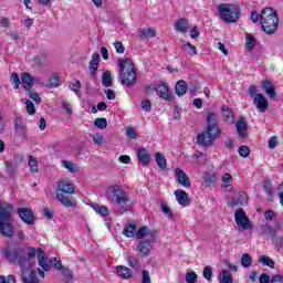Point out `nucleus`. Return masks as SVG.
I'll use <instances>...</instances> for the list:
<instances>
[{"mask_svg":"<svg viewBox=\"0 0 283 283\" xmlns=\"http://www.w3.org/2000/svg\"><path fill=\"white\" fill-rule=\"evenodd\" d=\"M253 105L256 107V109H259L261 114H264V112L269 109V101L264 95H262V93H258L254 96Z\"/></svg>","mask_w":283,"mask_h":283,"instance_id":"nucleus-12","label":"nucleus"},{"mask_svg":"<svg viewBox=\"0 0 283 283\" xmlns=\"http://www.w3.org/2000/svg\"><path fill=\"white\" fill-rule=\"evenodd\" d=\"M219 283H233V276L230 271L222 270L218 276Z\"/></svg>","mask_w":283,"mask_h":283,"instance_id":"nucleus-32","label":"nucleus"},{"mask_svg":"<svg viewBox=\"0 0 283 283\" xmlns=\"http://www.w3.org/2000/svg\"><path fill=\"white\" fill-rule=\"evenodd\" d=\"M0 283H17V280L14 279V275H12V274L8 275V277L1 275Z\"/></svg>","mask_w":283,"mask_h":283,"instance_id":"nucleus-58","label":"nucleus"},{"mask_svg":"<svg viewBox=\"0 0 283 283\" xmlns=\"http://www.w3.org/2000/svg\"><path fill=\"white\" fill-rule=\"evenodd\" d=\"M249 203V195H247V192L241 191L239 192V197L238 198H231V200L229 201V207H244L245 205Z\"/></svg>","mask_w":283,"mask_h":283,"instance_id":"nucleus-15","label":"nucleus"},{"mask_svg":"<svg viewBox=\"0 0 283 283\" xmlns=\"http://www.w3.org/2000/svg\"><path fill=\"white\" fill-rule=\"evenodd\" d=\"M245 39H247L245 50H248V52H251V50L255 48V38H253L251 33H247Z\"/></svg>","mask_w":283,"mask_h":283,"instance_id":"nucleus-40","label":"nucleus"},{"mask_svg":"<svg viewBox=\"0 0 283 283\" xmlns=\"http://www.w3.org/2000/svg\"><path fill=\"white\" fill-rule=\"evenodd\" d=\"M184 50H186L189 56H196V54H198V49H196V45L191 44V42L184 44Z\"/></svg>","mask_w":283,"mask_h":283,"instance_id":"nucleus-43","label":"nucleus"},{"mask_svg":"<svg viewBox=\"0 0 283 283\" xmlns=\"http://www.w3.org/2000/svg\"><path fill=\"white\" fill-rule=\"evenodd\" d=\"M117 271V275H119V277H123L124 280H129V277H132V270L125 265H118L116 268Z\"/></svg>","mask_w":283,"mask_h":283,"instance_id":"nucleus-31","label":"nucleus"},{"mask_svg":"<svg viewBox=\"0 0 283 283\" xmlns=\"http://www.w3.org/2000/svg\"><path fill=\"white\" fill-rule=\"evenodd\" d=\"M93 142L95 143V145H101L103 143V135H101V133H95L92 135Z\"/></svg>","mask_w":283,"mask_h":283,"instance_id":"nucleus-60","label":"nucleus"},{"mask_svg":"<svg viewBox=\"0 0 283 283\" xmlns=\"http://www.w3.org/2000/svg\"><path fill=\"white\" fill-rule=\"evenodd\" d=\"M128 265L135 271H140V261L134 256L127 258Z\"/></svg>","mask_w":283,"mask_h":283,"instance_id":"nucleus-41","label":"nucleus"},{"mask_svg":"<svg viewBox=\"0 0 283 283\" xmlns=\"http://www.w3.org/2000/svg\"><path fill=\"white\" fill-rule=\"evenodd\" d=\"M155 92H157L159 98H163L164 101H171V98H174L171 91H169V85H167L165 82L158 84L155 87Z\"/></svg>","mask_w":283,"mask_h":283,"instance_id":"nucleus-11","label":"nucleus"},{"mask_svg":"<svg viewBox=\"0 0 283 283\" xmlns=\"http://www.w3.org/2000/svg\"><path fill=\"white\" fill-rule=\"evenodd\" d=\"M259 282L260 283H271V276H269V274H266V273H263L260 275Z\"/></svg>","mask_w":283,"mask_h":283,"instance_id":"nucleus-63","label":"nucleus"},{"mask_svg":"<svg viewBox=\"0 0 283 283\" xmlns=\"http://www.w3.org/2000/svg\"><path fill=\"white\" fill-rule=\"evenodd\" d=\"M98 63H101V54L95 52L90 61V72L93 76H96V72H98Z\"/></svg>","mask_w":283,"mask_h":283,"instance_id":"nucleus-21","label":"nucleus"},{"mask_svg":"<svg viewBox=\"0 0 283 283\" xmlns=\"http://www.w3.org/2000/svg\"><path fill=\"white\" fill-rule=\"evenodd\" d=\"M261 29L265 34H275L277 32V25L280 24V18L277 11L271 7H266L261 11L260 15Z\"/></svg>","mask_w":283,"mask_h":283,"instance_id":"nucleus-2","label":"nucleus"},{"mask_svg":"<svg viewBox=\"0 0 283 283\" xmlns=\"http://www.w3.org/2000/svg\"><path fill=\"white\" fill-rule=\"evenodd\" d=\"M28 273V276L22 277L24 283H39V277H36V273L34 271L29 270Z\"/></svg>","mask_w":283,"mask_h":283,"instance_id":"nucleus-38","label":"nucleus"},{"mask_svg":"<svg viewBox=\"0 0 283 283\" xmlns=\"http://www.w3.org/2000/svg\"><path fill=\"white\" fill-rule=\"evenodd\" d=\"M187 82L185 80H179L175 85V92L177 96H185L187 94Z\"/></svg>","mask_w":283,"mask_h":283,"instance_id":"nucleus-27","label":"nucleus"},{"mask_svg":"<svg viewBox=\"0 0 283 283\" xmlns=\"http://www.w3.org/2000/svg\"><path fill=\"white\" fill-rule=\"evenodd\" d=\"M161 211L168 218H174V213H171V209H169V206L166 202L161 203Z\"/></svg>","mask_w":283,"mask_h":283,"instance_id":"nucleus-56","label":"nucleus"},{"mask_svg":"<svg viewBox=\"0 0 283 283\" xmlns=\"http://www.w3.org/2000/svg\"><path fill=\"white\" fill-rule=\"evenodd\" d=\"M218 12L224 23H235L240 19V9L235 4H219Z\"/></svg>","mask_w":283,"mask_h":283,"instance_id":"nucleus-6","label":"nucleus"},{"mask_svg":"<svg viewBox=\"0 0 283 283\" xmlns=\"http://www.w3.org/2000/svg\"><path fill=\"white\" fill-rule=\"evenodd\" d=\"M11 83L15 90H19L21 86V80L19 78V73L13 72L11 73Z\"/></svg>","mask_w":283,"mask_h":283,"instance_id":"nucleus-47","label":"nucleus"},{"mask_svg":"<svg viewBox=\"0 0 283 283\" xmlns=\"http://www.w3.org/2000/svg\"><path fill=\"white\" fill-rule=\"evenodd\" d=\"M62 165H63V167H65V169L70 170L71 174H74V171H76V166L71 161L63 160Z\"/></svg>","mask_w":283,"mask_h":283,"instance_id":"nucleus-55","label":"nucleus"},{"mask_svg":"<svg viewBox=\"0 0 283 283\" xmlns=\"http://www.w3.org/2000/svg\"><path fill=\"white\" fill-rule=\"evenodd\" d=\"M175 176L181 187H186V189L191 187V180L189 179V176H187V172H185L182 169L176 168Z\"/></svg>","mask_w":283,"mask_h":283,"instance_id":"nucleus-14","label":"nucleus"},{"mask_svg":"<svg viewBox=\"0 0 283 283\" xmlns=\"http://www.w3.org/2000/svg\"><path fill=\"white\" fill-rule=\"evenodd\" d=\"M262 87L268 94V96H270V98H277V93L275 92V87L273 86V83H271V81L269 80L263 81Z\"/></svg>","mask_w":283,"mask_h":283,"instance_id":"nucleus-23","label":"nucleus"},{"mask_svg":"<svg viewBox=\"0 0 283 283\" xmlns=\"http://www.w3.org/2000/svg\"><path fill=\"white\" fill-rule=\"evenodd\" d=\"M234 220L239 227V231H247V229H253L251 220H249V217H247V212H244V210L242 209L235 211Z\"/></svg>","mask_w":283,"mask_h":283,"instance_id":"nucleus-8","label":"nucleus"},{"mask_svg":"<svg viewBox=\"0 0 283 283\" xmlns=\"http://www.w3.org/2000/svg\"><path fill=\"white\" fill-rule=\"evenodd\" d=\"M186 282L187 283H196V282H198V274H196V272H188L186 274Z\"/></svg>","mask_w":283,"mask_h":283,"instance_id":"nucleus-52","label":"nucleus"},{"mask_svg":"<svg viewBox=\"0 0 283 283\" xmlns=\"http://www.w3.org/2000/svg\"><path fill=\"white\" fill-rule=\"evenodd\" d=\"M145 235H149V232H147V227L139 228L138 231L136 232L137 240H143Z\"/></svg>","mask_w":283,"mask_h":283,"instance_id":"nucleus-53","label":"nucleus"},{"mask_svg":"<svg viewBox=\"0 0 283 283\" xmlns=\"http://www.w3.org/2000/svg\"><path fill=\"white\" fill-rule=\"evenodd\" d=\"M202 180L207 185V187H211L218 181V176H216V174L205 172L202 176Z\"/></svg>","mask_w":283,"mask_h":283,"instance_id":"nucleus-34","label":"nucleus"},{"mask_svg":"<svg viewBox=\"0 0 283 283\" xmlns=\"http://www.w3.org/2000/svg\"><path fill=\"white\" fill-rule=\"evenodd\" d=\"M18 214L25 224H34V212L30 208H18Z\"/></svg>","mask_w":283,"mask_h":283,"instance_id":"nucleus-13","label":"nucleus"},{"mask_svg":"<svg viewBox=\"0 0 283 283\" xmlns=\"http://www.w3.org/2000/svg\"><path fill=\"white\" fill-rule=\"evenodd\" d=\"M4 167V174L7 175V178H13L17 176V167L14 164H12V161H6Z\"/></svg>","mask_w":283,"mask_h":283,"instance_id":"nucleus-33","label":"nucleus"},{"mask_svg":"<svg viewBox=\"0 0 283 283\" xmlns=\"http://www.w3.org/2000/svg\"><path fill=\"white\" fill-rule=\"evenodd\" d=\"M126 136L129 137L130 139L136 138V136H138V134L136 133V129H134V127L129 126L126 129Z\"/></svg>","mask_w":283,"mask_h":283,"instance_id":"nucleus-61","label":"nucleus"},{"mask_svg":"<svg viewBox=\"0 0 283 283\" xmlns=\"http://www.w3.org/2000/svg\"><path fill=\"white\" fill-rule=\"evenodd\" d=\"M36 252H38V262H39L40 266L44 271H51L52 268L50 266L48 261H45L46 260L45 252L43 250H41V249H38Z\"/></svg>","mask_w":283,"mask_h":283,"instance_id":"nucleus-25","label":"nucleus"},{"mask_svg":"<svg viewBox=\"0 0 283 283\" xmlns=\"http://www.w3.org/2000/svg\"><path fill=\"white\" fill-rule=\"evenodd\" d=\"M203 277L205 280H208V281H210L211 277H213V270L211 269V266L207 265L203 269Z\"/></svg>","mask_w":283,"mask_h":283,"instance_id":"nucleus-54","label":"nucleus"},{"mask_svg":"<svg viewBox=\"0 0 283 283\" xmlns=\"http://www.w3.org/2000/svg\"><path fill=\"white\" fill-rule=\"evenodd\" d=\"M3 258H6V260L11 263L18 262L22 273H28V271L32 270V263H30V260L25 258L23 249L21 248H4Z\"/></svg>","mask_w":283,"mask_h":283,"instance_id":"nucleus-1","label":"nucleus"},{"mask_svg":"<svg viewBox=\"0 0 283 283\" xmlns=\"http://www.w3.org/2000/svg\"><path fill=\"white\" fill-rule=\"evenodd\" d=\"M259 262L263 266H269L270 269H275V262H273V259L266 256V255H261L259 259Z\"/></svg>","mask_w":283,"mask_h":283,"instance_id":"nucleus-37","label":"nucleus"},{"mask_svg":"<svg viewBox=\"0 0 283 283\" xmlns=\"http://www.w3.org/2000/svg\"><path fill=\"white\" fill-rule=\"evenodd\" d=\"M119 81L120 85L126 87H132L136 83V69L129 57L119 61Z\"/></svg>","mask_w":283,"mask_h":283,"instance_id":"nucleus-4","label":"nucleus"},{"mask_svg":"<svg viewBox=\"0 0 283 283\" xmlns=\"http://www.w3.org/2000/svg\"><path fill=\"white\" fill-rule=\"evenodd\" d=\"M28 258L29 259L27 260L30 261L31 270H32V268L34 266V263H32V261L36 258V249H34L33 247L29 248Z\"/></svg>","mask_w":283,"mask_h":283,"instance_id":"nucleus-50","label":"nucleus"},{"mask_svg":"<svg viewBox=\"0 0 283 283\" xmlns=\"http://www.w3.org/2000/svg\"><path fill=\"white\" fill-rule=\"evenodd\" d=\"M220 136V130L210 129L207 127L201 134L197 136V143L201 147H211L213 145V140Z\"/></svg>","mask_w":283,"mask_h":283,"instance_id":"nucleus-7","label":"nucleus"},{"mask_svg":"<svg viewBox=\"0 0 283 283\" xmlns=\"http://www.w3.org/2000/svg\"><path fill=\"white\" fill-rule=\"evenodd\" d=\"M57 198L60 200H63V193H74V184L62 179L57 184Z\"/></svg>","mask_w":283,"mask_h":283,"instance_id":"nucleus-10","label":"nucleus"},{"mask_svg":"<svg viewBox=\"0 0 283 283\" xmlns=\"http://www.w3.org/2000/svg\"><path fill=\"white\" fill-rule=\"evenodd\" d=\"M25 105H27V112L30 114V116H34L36 114V108L34 107V103L30 99H25Z\"/></svg>","mask_w":283,"mask_h":283,"instance_id":"nucleus-49","label":"nucleus"},{"mask_svg":"<svg viewBox=\"0 0 283 283\" xmlns=\"http://www.w3.org/2000/svg\"><path fill=\"white\" fill-rule=\"evenodd\" d=\"M28 165L32 174H36L39 171V161L36 160V157L30 156Z\"/></svg>","mask_w":283,"mask_h":283,"instance_id":"nucleus-39","label":"nucleus"},{"mask_svg":"<svg viewBox=\"0 0 283 283\" xmlns=\"http://www.w3.org/2000/svg\"><path fill=\"white\" fill-rule=\"evenodd\" d=\"M263 190L268 195L269 202H273V200H274V197H273V184L271 182L270 179H265L263 181Z\"/></svg>","mask_w":283,"mask_h":283,"instance_id":"nucleus-28","label":"nucleus"},{"mask_svg":"<svg viewBox=\"0 0 283 283\" xmlns=\"http://www.w3.org/2000/svg\"><path fill=\"white\" fill-rule=\"evenodd\" d=\"M241 264H242V266H244V269H249V266H251V264H253V259L251 258V254L244 253L241 256Z\"/></svg>","mask_w":283,"mask_h":283,"instance_id":"nucleus-42","label":"nucleus"},{"mask_svg":"<svg viewBox=\"0 0 283 283\" xmlns=\"http://www.w3.org/2000/svg\"><path fill=\"white\" fill-rule=\"evenodd\" d=\"M14 129L19 136L25 137V124H23V119L21 117H15Z\"/></svg>","mask_w":283,"mask_h":283,"instance_id":"nucleus-30","label":"nucleus"},{"mask_svg":"<svg viewBox=\"0 0 283 283\" xmlns=\"http://www.w3.org/2000/svg\"><path fill=\"white\" fill-rule=\"evenodd\" d=\"M150 240H142L137 245V253L140 258H147L151 253V242H154V235L149 233Z\"/></svg>","mask_w":283,"mask_h":283,"instance_id":"nucleus-9","label":"nucleus"},{"mask_svg":"<svg viewBox=\"0 0 283 283\" xmlns=\"http://www.w3.org/2000/svg\"><path fill=\"white\" fill-rule=\"evenodd\" d=\"M221 112L224 118V123H228V125H233L235 123V116L233 115V111H231V108L223 106Z\"/></svg>","mask_w":283,"mask_h":283,"instance_id":"nucleus-24","label":"nucleus"},{"mask_svg":"<svg viewBox=\"0 0 283 283\" xmlns=\"http://www.w3.org/2000/svg\"><path fill=\"white\" fill-rule=\"evenodd\" d=\"M207 123V127L209 128V130L214 129L217 132H220V127L218 126V114H216L214 112L208 113Z\"/></svg>","mask_w":283,"mask_h":283,"instance_id":"nucleus-20","label":"nucleus"},{"mask_svg":"<svg viewBox=\"0 0 283 283\" xmlns=\"http://www.w3.org/2000/svg\"><path fill=\"white\" fill-rule=\"evenodd\" d=\"M142 109L144 112H151V101L149 99L142 101Z\"/></svg>","mask_w":283,"mask_h":283,"instance_id":"nucleus-59","label":"nucleus"},{"mask_svg":"<svg viewBox=\"0 0 283 283\" xmlns=\"http://www.w3.org/2000/svg\"><path fill=\"white\" fill-rule=\"evenodd\" d=\"M249 130V125L247 124V120L244 119V117H241L238 122H237V132H238V136L241 139L247 138L248 132Z\"/></svg>","mask_w":283,"mask_h":283,"instance_id":"nucleus-17","label":"nucleus"},{"mask_svg":"<svg viewBox=\"0 0 283 283\" xmlns=\"http://www.w3.org/2000/svg\"><path fill=\"white\" fill-rule=\"evenodd\" d=\"M106 193L109 202H116L122 209H124V211H128V209L125 208V205L129 202V196L123 187L119 185L111 186Z\"/></svg>","mask_w":283,"mask_h":283,"instance_id":"nucleus-5","label":"nucleus"},{"mask_svg":"<svg viewBox=\"0 0 283 283\" xmlns=\"http://www.w3.org/2000/svg\"><path fill=\"white\" fill-rule=\"evenodd\" d=\"M73 192H63L62 193V199L59 198V192H56V199L59 200V202H61V205H63V207H76V203H74V201H72V196Z\"/></svg>","mask_w":283,"mask_h":283,"instance_id":"nucleus-22","label":"nucleus"},{"mask_svg":"<svg viewBox=\"0 0 283 283\" xmlns=\"http://www.w3.org/2000/svg\"><path fill=\"white\" fill-rule=\"evenodd\" d=\"M250 154L251 149L249 148V146H241L239 148V156H241L242 158H249Z\"/></svg>","mask_w":283,"mask_h":283,"instance_id":"nucleus-51","label":"nucleus"},{"mask_svg":"<svg viewBox=\"0 0 283 283\" xmlns=\"http://www.w3.org/2000/svg\"><path fill=\"white\" fill-rule=\"evenodd\" d=\"M22 87L25 92H30L32 90V85H34V81H36L30 73L21 74Z\"/></svg>","mask_w":283,"mask_h":283,"instance_id":"nucleus-19","label":"nucleus"},{"mask_svg":"<svg viewBox=\"0 0 283 283\" xmlns=\"http://www.w3.org/2000/svg\"><path fill=\"white\" fill-rule=\"evenodd\" d=\"M102 85L104 87H112V72L105 71L102 74Z\"/></svg>","mask_w":283,"mask_h":283,"instance_id":"nucleus-36","label":"nucleus"},{"mask_svg":"<svg viewBox=\"0 0 283 283\" xmlns=\"http://www.w3.org/2000/svg\"><path fill=\"white\" fill-rule=\"evenodd\" d=\"M271 283H283V275L276 274L271 277Z\"/></svg>","mask_w":283,"mask_h":283,"instance_id":"nucleus-64","label":"nucleus"},{"mask_svg":"<svg viewBox=\"0 0 283 283\" xmlns=\"http://www.w3.org/2000/svg\"><path fill=\"white\" fill-rule=\"evenodd\" d=\"M175 197L177 202L181 207H189V203L191 202V200H189V193H187L185 190L182 189L175 190Z\"/></svg>","mask_w":283,"mask_h":283,"instance_id":"nucleus-16","label":"nucleus"},{"mask_svg":"<svg viewBox=\"0 0 283 283\" xmlns=\"http://www.w3.org/2000/svg\"><path fill=\"white\" fill-rule=\"evenodd\" d=\"M155 160L159 169H161L163 171L167 169V158H165V155H163L161 153H156Z\"/></svg>","mask_w":283,"mask_h":283,"instance_id":"nucleus-35","label":"nucleus"},{"mask_svg":"<svg viewBox=\"0 0 283 283\" xmlns=\"http://www.w3.org/2000/svg\"><path fill=\"white\" fill-rule=\"evenodd\" d=\"M13 209L14 207L11 203H2L0 206V233L4 238L14 235V227L11 223Z\"/></svg>","mask_w":283,"mask_h":283,"instance_id":"nucleus-3","label":"nucleus"},{"mask_svg":"<svg viewBox=\"0 0 283 283\" xmlns=\"http://www.w3.org/2000/svg\"><path fill=\"white\" fill-rule=\"evenodd\" d=\"M137 156H138L139 163H142L144 165V167L149 166L150 157H149V151L147 150V148H140L137 151Z\"/></svg>","mask_w":283,"mask_h":283,"instance_id":"nucleus-26","label":"nucleus"},{"mask_svg":"<svg viewBox=\"0 0 283 283\" xmlns=\"http://www.w3.org/2000/svg\"><path fill=\"white\" fill-rule=\"evenodd\" d=\"M142 36H145V39H154L156 36V30L149 28V29H142L140 31Z\"/></svg>","mask_w":283,"mask_h":283,"instance_id":"nucleus-44","label":"nucleus"},{"mask_svg":"<svg viewBox=\"0 0 283 283\" xmlns=\"http://www.w3.org/2000/svg\"><path fill=\"white\" fill-rule=\"evenodd\" d=\"M61 271L62 275L67 280H72V277H74V274H72V270H70L69 268H63Z\"/></svg>","mask_w":283,"mask_h":283,"instance_id":"nucleus-62","label":"nucleus"},{"mask_svg":"<svg viewBox=\"0 0 283 283\" xmlns=\"http://www.w3.org/2000/svg\"><path fill=\"white\" fill-rule=\"evenodd\" d=\"M70 90H72V92H74V94H76V96H78V98H81V81L76 80L75 83H72L69 85Z\"/></svg>","mask_w":283,"mask_h":283,"instance_id":"nucleus-45","label":"nucleus"},{"mask_svg":"<svg viewBox=\"0 0 283 283\" xmlns=\"http://www.w3.org/2000/svg\"><path fill=\"white\" fill-rule=\"evenodd\" d=\"M136 229L137 227L135 226V223L129 221L126 223L123 233L124 235H126V238H134L136 235Z\"/></svg>","mask_w":283,"mask_h":283,"instance_id":"nucleus-29","label":"nucleus"},{"mask_svg":"<svg viewBox=\"0 0 283 283\" xmlns=\"http://www.w3.org/2000/svg\"><path fill=\"white\" fill-rule=\"evenodd\" d=\"M50 263L53 264V266L56 269V271H61L64 268L63 263L61 261L56 260V258H51Z\"/></svg>","mask_w":283,"mask_h":283,"instance_id":"nucleus-57","label":"nucleus"},{"mask_svg":"<svg viewBox=\"0 0 283 283\" xmlns=\"http://www.w3.org/2000/svg\"><path fill=\"white\" fill-rule=\"evenodd\" d=\"M94 125L95 127H97V129H105L107 127V119L106 118H96L94 120Z\"/></svg>","mask_w":283,"mask_h":283,"instance_id":"nucleus-48","label":"nucleus"},{"mask_svg":"<svg viewBox=\"0 0 283 283\" xmlns=\"http://www.w3.org/2000/svg\"><path fill=\"white\" fill-rule=\"evenodd\" d=\"M175 29L177 32H180L181 34H186L189 30H191V24L189 23V20L185 18H180L175 23Z\"/></svg>","mask_w":283,"mask_h":283,"instance_id":"nucleus-18","label":"nucleus"},{"mask_svg":"<svg viewBox=\"0 0 283 283\" xmlns=\"http://www.w3.org/2000/svg\"><path fill=\"white\" fill-rule=\"evenodd\" d=\"M61 85V76L59 74L53 73L50 77V87H59Z\"/></svg>","mask_w":283,"mask_h":283,"instance_id":"nucleus-46","label":"nucleus"}]
</instances>
